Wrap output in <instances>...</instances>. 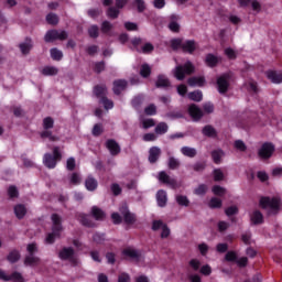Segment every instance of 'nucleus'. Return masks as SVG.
I'll return each mask as SVG.
<instances>
[{
    "instance_id": "f257e3e1",
    "label": "nucleus",
    "mask_w": 282,
    "mask_h": 282,
    "mask_svg": "<svg viewBox=\"0 0 282 282\" xmlns=\"http://www.w3.org/2000/svg\"><path fill=\"white\" fill-rule=\"evenodd\" d=\"M52 221V232H48L45 238V243L52 245L58 237H61V232H63V218L57 214H53L51 216Z\"/></svg>"
},
{
    "instance_id": "f03ea898",
    "label": "nucleus",
    "mask_w": 282,
    "mask_h": 282,
    "mask_svg": "<svg viewBox=\"0 0 282 282\" xmlns=\"http://www.w3.org/2000/svg\"><path fill=\"white\" fill-rule=\"evenodd\" d=\"M43 129L44 130L40 133L41 138L47 139L50 140V142H58V140H61L58 135H55L54 133H52V130H50L54 129V119H52L51 117L44 118Z\"/></svg>"
},
{
    "instance_id": "7ed1b4c3",
    "label": "nucleus",
    "mask_w": 282,
    "mask_h": 282,
    "mask_svg": "<svg viewBox=\"0 0 282 282\" xmlns=\"http://www.w3.org/2000/svg\"><path fill=\"white\" fill-rule=\"evenodd\" d=\"M62 154L58 147L53 149V155L50 153L44 154L43 164L46 165L47 169H56V162L61 161Z\"/></svg>"
},
{
    "instance_id": "20e7f679",
    "label": "nucleus",
    "mask_w": 282,
    "mask_h": 282,
    "mask_svg": "<svg viewBox=\"0 0 282 282\" xmlns=\"http://www.w3.org/2000/svg\"><path fill=\"white\" fill-rule=\"evenodd\" d=\"M195 72V66L191 62L184 64V66L178 65L174 69V76L177 80H184L186 76L193 74Z\"/></svg>"
},
{
    "instance_id": "39448f33",
    "label": "nucleus",
    "mask_w": 282,
    "mask_h": 282,
    "mask_svg": "<svg viewBox=\"0 0 282 282\" xmlns=\"http://www.w3.org/2000/svg\"><path fill=\"white\" fill-rule=\"evenodd\" d=\"M230 78H232V73H225L217 78V86L219 94H226L230 87Z\"/></svg>"
},
{
    "instance_id": "423d86ee",
    "label": "nucleus",
    "mask_w": 282,
    "mask_h": 282,
    "mask_svg": "<svg viewBox=\"0 0 282 282\" xmlns=\"http://www.w3.org/2000/svg\"><path fill=\"white\" fill-rule=\"evenodd\" d=\"M260 206L262 208H269L272 213H276L279 207L281 206V199L279 198H270V197H262L260 199Z\"/></svg>"
},
{
    "instance_id": "0eeeda50",
    "label": "nucleus",
    "mask_w": 282,
    "mask_h": 282,
    "mask_svg": "<svg viewBox=\"0 0 282 282\" xmlns=\"http://www.w3.org/2000/svg\"><path fill=\"white\" fill-rule=\"evenodd\" d=\"M65 39H67V32L58 30H51L44 36L46 43H52V41H65Z\"/></svg>"
},
{
    "instance_id": "6e6552de",
    "label": "nucleus",
    "mask_w": 282,
    "mask_h": 282,
    "mask_svg": "<svg viewBox=\"0 0 282 282\" xmlns=\"http://www.w3.org/2000/svg\"><path fill=\"white\" fill-rule=\"evenodd\" d=\"M59 259H63L64 261H70V263H74V265L78 263V260H76V256L74 254V249L72 248H63L59 251Z\"/></svg>"
},
{
    "instance_id": "1a4fd4ad",
    "label": "nucleus",
    "mask_w": 282,
    "mask_h": 282,
    "mask_svg": "<svg viewBox=\"0 0 282 282\" xmlns=\"http://www.w3.org/2000/svg\"><path fill=\"white\" fill-rule=\"evenodd\" d=\"M272 153H274V145L272 143H264L259 150V156L262 158V160L272 158Z\"/></svg>"
},
{
    "instance_id": "9d476101",
    "label": "nucleus",
    "mask_w": 282,
    "mask_h": 282,
    "mask_svg": "<svg viewBox=\"0 0 282 282\" xmlns=\"http://www.w3.org/2000/svg\"><path fill=\"white\" fill-rule=\"evenodd\" d=\"M159 181L163 184H166L167 186H171V188H177V181L166 174V172L159 173Z\"/></svg>"
},
{
    "instance_id": "9b49d317",
    "label": "nucleus",
    "mask_w": 282,
    "mask_h": 282,
    "mask_svg": "<svg viewBox=\"0 0 282 282\" xmlns=\"http://www.w3.org/2000/svg\"><path fill=\"white\" fill-rule=\"evenodd\" d=\"M162 155V150L158 147H152L149 150V163L150 164H155V162H158V160H160V156Z\"/></svg>"
},
{
    "instance_id": "f8f14e48",
    "label": "nucleus",
    "mask_w": 282,
    "mask_h": 282,
    "mask_svg": "<svg viewBox=\"0 0 282 282\" xmlns=\"http://www.w3.org/2000/svg\"><path fill=\"white\" fill-rule=\"evenodd\" d=\"M123 257L126 259H130V261H140V251L133 248H127L122 251Z\"/></svg>"
},
{
    "instance_id": "ddd939ff",
    "label": "nucleus",
    "mask_w": 282,
    "mask_h": 282,
    "mask_svg": "<svg viewBox=\"0 0 282 282\" xmlns=\"http://www.w3.org/2000/svg\"><path fill=\"white\" fill-rule=\"evenodd\" d=\"M120 213L121 215H123L126 224H133V221H135V215L129 212V207L127 206V204H123L120 207Z\"/></svg>"
},
{
    "instance_id": "4468645a",
    "label": "nucleus",
    "mask_w": 282,
    "mask_h": 282,
    "mask_svg": "<svg viewBox=\"0 0 282 282\" xmlns=\"http://www.w3.org/2000/svg\"><path fill=\"white\" fill-rule=\"evenodd\" d=\"M267 78L271 80V83H274L275 85H279L282 83V72L276 70H268Z\"/></svg>"
},
{
    "instance_id": "2eb2a0df",
    "label": "nucleus",
    "mask_w": 282,
    "mask_h": 282,
    "mask_svg": "<svg viewBox=\"0 0 282 282\" xmlns=\"http://www.w3.org/2000/svg\"><path fill=\"white\" fill-rule=\"evenodd\" d=\"M188 113L193 120H199L204 116L202 109H199V107H197L195 104L189 106Z\"/></svg>"
},
{
    "instance_id": "dca6fc26",
    "label": "nucleus",
    "mask_w": 282,
    "mask_h": 282,
    "mask_svg": "<svg viewBox=\"0 0 282 282\" xmlns=\"http://www.w3.org/2000/svg\"><path fill=\"white\" fill-rule=\"evenodd\" d=\"M106 148L112 155H118V153H120V145L118 144V142H116V140H108L106 142Z\"/></svg>"
},
{
    "instance_id": "f3484780",
    "label": "nucleus",
    "mask_w": 282,
    "mask_h": 282,
    "mask_svg": "<svg viewBox=\"0 0 282 282\" xmlns=\"http://www.w3.org/2000/svg\"><path fill=\"white\" fill-rule=\"evenodd\" d=\"M113 94L119 96L120 93L124 91L127 89V80L124 79H118L113 82Z\"/></svg>"
},
{
    "instance_id": "a211bd4d",
    "label": "nucleus",
    "mask_w": 282,
    "mask_h": 282,
    "mask_svg": "<svg viewBox=\"0 0 282 282\" xmlns=\"http://www.w3.org/2000/svg\"><path fill=\"white\" fill-rule=\"evenodd\" d=\"M219 61H221V57L214 54H207L205 57V63L207 67H217Z\"/></svg>"
},
{
    "instance_id": "6ab92c4d",
    "label": "nucleus",
    "mask_w": 282,
    "mask_h": 282,
    "mask_svg": "<svg viewBox=\"0 0 282 282\" xmlns=\"http://www.w3.org/2000/svg\"><path fill=\"white\" fill-rule=\"evenodd\" d=\"M156 202L161 208H164V206H166V202H169V198H167L166 192L164 189H160L156 193Z\"/></svg>"
},
{
    "instance_id": "aec40b11",
    "label": "nucleus",
    "mask_w": 282,
    "mask_h": 282,
    "mask_svg": "<svg viewBox=\"0 0 282 282\" xmlns=\"http://www.w3.org/2000/svg\"><path fill=\"white\" fill-rule=\"evenodd\" d=\"M250 219L251 224H254L256 226L259 224H263V214L256 209L250 214Z\"/></svg>"
},
{
    "instance_id": "412c9836",
    "label": "nucleus",
    "mask_w": 282,
    "mask_h": 282,
    "mask_svg": "<svg viewBox=\"0 0 282 282\" xmlns=\"http://www.w3.org/2000/svg\"><path fill=\"white\" fill-rule=\"evenodd\" d=\"M19 47H20V52H22V54H24V55L30 54V50H32V47H33L32 40L26 39L24 42L20 43Z\"/></svg>"
},
{
    "instance_id": "4be33fe9",
    "label": "nucleus",
    "mask_w": 282,
    "mask_h": 282,
    "mask_svg": "<svg viewBox=\"0 0 282 282\" xmlns=\"http://www.w3.org/2000/svg\"><path fill=\"white\" fill-rule=\"evenodd\" d=\"M197 48V44H195V41H185L182 44V50L184 52H188V54H193V51Z\"/></svg>"
},
{
    "instance_id": "5701e85b",
    "label": "nucleus",
    "mask_w": 282,
    "mask_h": 282,
    "mask_svg": "<svg viewBox=\"0 0 282 282\" xmlns=\"http://www.w3.org/2000/svg\"><path fill=\"white\" fill-rule=\"evenodd\" d=\"M187 83L191 87H204L206 79H204V77H192Z\"/></svg>"
},
{
    "instance_id": "b1692460",
    "label": "nucleus",
    "mask_w": 282,
    "mask_h": 282,
    "mask_svg": "<svg viewBox=\"0 0 282 282\" xmlns=\"http://www.w3.org/2000/svg\"><path fill=\"white\" fill-rule=\"evenodd\" d=\"M39 263H41V258L36 257V256H26L24 259V265H39Z\"/></svg>"
},
{
    "instance_id": "393cba45",
    "label": "nucleus",
    "mask_w": 282,
    "mask_h": 282,
    "mask_svg": "<svg viewBox=\"0 0 282 282\" xmlns=\"http://www.w3.org/2000/svg\"><path fill=\"white\" fill-rule=\"evenodd\" d=\"M181 153L185 155V158H195L197 155V150L191 147L181 148Z\"/></svg>"
},
{
    "instance_id": "a878e982",
    "label": "nucleus",
    "mask_w": 282,
    "mask_h": 282,
    "mask_svg": "<svg viewBox=\"0 0 282 282\" xmlns=\"http://www.w3.org/2000/svg\"><path fill=\"white\" fill-rule=\"evenodd\" d=\"M85 186H86L87 191H96V188H98V181H96L91 176H88L86 178Z\"/></svg>"
},
{
    "instance_id": "bb28decb",
    "label": "nucleus",
    "mask_w": 282,
    "mask_h": 282,
    "mask_svg": "<svg viewBox=\"0 0 282 282\" xmlns=\"http://www.w3.org/2000/svg\"><path fill=\"white\" fill-rule=\"evenodd\" d=\"M77 219L78 221H80V224H83V226H87L88 228H91L94 226V223H91V220H89V216L85 215V214H77Z\"/></svg>"
},
{
    "instance_id": "cd10ccee",
    "label": "nucleus",
    "mask_w": 282,
    "mask_h": 282,
    "mask_svg": "<svg viewBox=\"0 0 282 282\" xmlns=\"http://www.w3.org/2000/svg\"><path fill=\"white\" fill-rule=\"evenodd\" d=\"M41 74H43V76H56V74H58V68L54 66H45L42 68Z\"/></svg>"
},
{
    "instance_id": "c85d7f7f",
    "label": "nucleus",
    "mask_w": 282,
    "mask_h": 282,
    "mask_svg": "<svg viewBox=\"0 0 282 282\" xmlns=\"http://www.w3.org/2000/svg\"><path fill=\"white\" fill-rule=\"evenodd\" d=\"M91 215L97 221H102V219H105V212L96 206L91 208Z\"/></svg>"
},
{
    "instance_id": "c756f323",
    "label": "nucleus",
    "mask_w": 282,
    "mask_h": 282,
    "mask_svg": "<svg viewBox=\"0 0 282 282\" xmlns=\"http://www.w3.org/2000/svg\"><path fill=\"white\" fill-rule=\"evenodd\" d=\"M203 134L207 138H217V130L213 126H205L203 128Z\"/></svg>"
},
{
    "instance_id": "7c9ffc66",
    "label": "nucleus",
    "mask_w": 282,
    "mask_h": 282,
    "mask_svg": "<svg viewBox=\"0 0 282 282\" xmlns=\"http://www.w3.org/2000/svg\"><path fill=\"white\" fill-rule=\"evenodd\" d=\"M111 30H113V24L109 21H104L101 23V32L102 34H107L108 36H111Z\"/></svg>"
},
{
    "instance_id": "2f4dec72",
    "label": "nucleus",
    "mask_w": 282,
    "mask_h": 282,
    "mask_svg": "<svg viewBox=\"0 0 282 282\" xmlns=\"http://www.w3.org/2000/svg\"><path fill=\"white\" fill-rule=\"evenodd\" d=\"M156 87H171V82L164 75H159L156 80Z\"/></svg>"
},
{
    "instance_id": "473e14b6",
    "label": "nucleus",
    "mask_w": 282,
    "mask_h": 282,
    "mask_svg": "<svg viewBox=\"0 0 282 282\" xmlns=\"http://www.w3.org/2000/svg\"><path fill=\"white\" fill-rule=\"evenodd\" d=\"M14 213H15V217H18V219H23V217H25V213H28V210L25 209V206L17 205L14 207Z\"/></svg>"
},
{
    "instance_id": "72a5a7b5",
    "label": "nucleus",
    "mask_w": 282,
    "mask_h": 282,
    "mask_svg": "<svg viewBox=\"0 0 282 282\" xmlns=\"http://www.w3.org/2000/svg\"><path fill=\"white\" fill-rule=\"evenodd\" d=\"M225 153L221 150H215L212 152V158L215 164H221V158H224Z\"/></svg>"
},
{
    "instance_id": "f704fd0d",
    "label": "nucleus",
    "mask_w": 282,
    "mask_h": 282,
    "mask_svg": "<svg viewBox=\"0 0 282 282\" xmlns=\"http://www.w3.org/2000/svg\"><path fill=\"white\" fill-rule=\"evenodd\" d=\"M166 131H169V124H166L165 122H160V123L155 127V133H156V135H164V133H166Z\"/></svg>"
},
{
    "instance_id": "c9c22d12",
    "label": "nucleus",
    "mask_w": 282,
    "mask_h": 282,
    "mask_svg": "<svg viewBox=\"0 0 282 282\" xmlns=\"http://www.w3.org/2000/svg\"><path fill=\"white\" fill-rule=\"evenodd\" d=\"M7 259L9 263H17V261L21 259V253H19L17 250H13L8 254Z\"/></svg>"
},
{
    "instance_id": "e433bc0d",
    "label": "nucleus",
    "mask_w": 282,
    "mask_h": 282,
    "mask_svg": "<svg viewBox=\"0 0 282 282\" xmlns=\"http://www.w3.org/2000/svg\"><path fill=\"white\" fill-rule=\"evenodd\" d=\"M94 94L97 96V98H102L107 94V86H96L94 89Z\"/></svg>"
},
{
    "instance_id": "4c0bfd02",
    "label": "nucleus",
    "mask_w": 282,
    "mask_h": 282,
    "mask_svg": "<svg viewBox=\"0 0 282 282\" xmlns=\"http://www.w3.org/2000/svg\"><path fill=\"white\" fill-rule=\"evenodd\" d=\"M83 182V178L80 177V174L73 173L69 177V184H73V186H78Z\"/></svg>"
},
{
    "instance_id": "58836bf2",
    "label": "nucleus",
    "mask_w": 282,
    "mask_h": 282,
    "mask_svg": "<svg viewBox=\"0 0 282 282\" xmlns=\"http://www.w3.org/2000/svg\"><path fill=\"white\" fill-rule=\"evenodd\" d=\"M171 19H172V21L169 24L171 32H180V24L175 21V19H177V17L172 15Z\"/></svg>"
},
{
    "instance_id": "ea45409f",
    "label": "nucleus",
    "mask_w": 282,
    "mask_h": 282,
    "mask_svg": "<svg viewBox=\"0 0 282 282\" xmlns=\"http://www.w3.org/2000/svg\"><path fill=\"white\" fill-rule=\"evenodd\" d=\"M188 98H189V100L199 102V101H202V98H203L202 91L197 90V91L189 93Z\"/></svg>"
},
{
    "instance_id": "a19ab883",
    "label": "nucleus",
    "mask_w": 282,
    "mask_h": 282,
    "mask_svg": "<svg viewBox=\"0 0 282 282\" xmlns=\"http://www.w3.org/2000/svg\"><path fill=\"white\" fill-rule=\"evenodd\" d=\"M51 57L53 58V61H61V58H63V52L58 48H52Z\"/></svg>"
},
{
    "instance_id": "79ce46f5",
    "label": "nucleus",
    "mask_w": 282,
    "mask_h": 282,
    "mask_svg": "<svg viewBox=\"0 0 282 282\" xmlns=\"http://www.w3.org/2000/svg\"><path fill=\"white\" fill-rule=\"evenodd\" d=\"M88 34L91 39H98L100 32H99V29H98V25H91L89 29H88Z\"/></svg>"
},
{
    "instance_id": "37998d69",
    "label": "nucleus",
    "mask_w": 282,
    "mask_h": 282,
    "mask_svg": "<svg viewBox=\"0 0 282 282\" xmlns=\"http://www.w3.org/2000/svg\"><path fill=\"white\" fill-rule=\"evenodd\" d=\"M247 89H248V91H251L252 94L259 93V87L257 86V82H254V80H249L247 83Z\"/></svg>"
},
{
    "instance_id": "c03bdc74",
    "label": "nucleus",
    "mask_w": 282,
    "mask_h": 282,
    "mask_svg": "<svg viewBox=\"0 0 282 282\" xmlns=\"http://www.w3.org/2000/svg\"><path fill=\"white\" fill-rule=\"evenodd\" d=\"M26 251L29 256H34L36 252H39V246H36V242L29 243L26 246Z\"/></svg>"
},
{
    "instance_id": "a18cd8bd",
    "label": "nucleus",
    "mask_w": 282,
    "mask_h": 282,
    "mask_svg": "<svg viewBox=\"0 0 282 282\" xmlns=\"http://www.w3.org/2000/svg\"><path fill=\"white\" fill-rule=\"evenodd\" d=\"M169 169H171L172 171H175V169H180V160H177L173 156H170Z\"/></svg>"
},
{
    "instance_id": "49530a36",
    "label": "nucleus",
    "mask_w": 282,
    "mask_h": 282,
    "mask_svg": "<svg viewBox=\"0 0 282 282\" xmlns=\"http://www.w3.org/2000/svg\"><path fill=\"white\" fill-rule=\"evenodd\" d=\"M140 75H141L143 78H148V76L151 75V66H149L148 64H143V65L141 66Z\"/></svg>"
},
{
    "instance_id": "de8ad7c7",
    "label": "nucleus",
    "mask_w": 282,
    "mask_h": 282,
    "mask_svg": "<svg viewBox=\"0 0 282 282\" xmlns=\"http://www.w3.org/2000/svg\"><path fill=\"white\" fill-rule=\"evenodd\" d=\"M212 191L214 195H217L218 197H224V195H226V188L219 185H215Z\"/></svg>"
},
{
    "instance_id": "09e8293b",
    "label": "nucleus",
    "mask_w": 282,
    "mask_h": 282,
    "mask_svg": "<svg viewBox=\"0 0 282 282\" xmlns=\"http://www.w3.org/2000/svg\"><path fill=\"white\" fill-rule=\"evenodd\" d=\"M176 202H177L178 206H188V204H191L188 198L184 195H177L176 196Z\"/></svg>"
},
{
    "instance_id": "8fccbe9b",
    "label": "nucleus",
    "mask_w": 282,
    "mask_h": 282,
    "mask_svg": "<svg viewBox=\"0 0 282 282\" xmlns=\"http://www.w3.org/2000/svg\"><path fill=\"white\" fill-rule=\"evenodd\" d=\"M46 21H47V23H50V25H56V24H58V15H56L54 13H48L46 15Z\"/></svg>"
},
{
    "instance_id": "3c124183",
    "label": "nucleus",
    "mask_w": 282,
    "mask_h": 282,
    "mask_svg": "<svg viewBox=\"0 0 282 282\" xmlns=\"http://www.w3.org/2000/svg\"><path fill=\"white\" fill-rule=\"evenodd\" d=\"M118 14H120V11L116 7H110L107 11L109 19H118Z\"/></svg>"
},
{
    "instance_id": "603ef678",
    "label": "nucleus",
    "mask_w": 282,
    "mask_h": 282,
    "mask_svg": "<svg viewBox=\"0 0 282 282\" xmlns=\"http://www.w3.org/2000/svg\"><path fill=\"white\" fill-rule=\"evenodd\" d=\"M10 281L13 282H25V280L23 279V275H21V273L19 272H13L11 274V276H9Z\"/></svg>"
},
{
    "instance_id": "864d4df0",
    "label": "nucleus",
    "mask_w": 282,
    "mask_h": 282,
    "mask_svg": "<svg viewBox=\"0 0 282 282\" xmlns=\"http://www.w3.org/2000/svg\"><path fill=\"white\" fill-rule=\"evenodd\" d=\"M209 208H221V199L214 197L209 202Z\"/></svg>"
},
{
    "instance_id": "5fc2aeb1",
    "label": "nucleus",
    "mask_w": 282,
    "mask_h": 282,
    "mask_svg": "<svg viewBox=\"0 0 282 282\" xmlns=\"http://www.w3.org/2000/svg\"><path fill=\"white\" fill-rule=\"evenodd\" d=\"M165 226H166V224H164V221H162V220H154L152 223V230H162Z\"/></svg>"
},
{
    "instance_id": "6e6d98bb",
    "label": "nucleus",
    "mask_w": 282,
    "mask_h": 282,
    "mask_svg": "<svg viewBox=\"0 0 282 282\" xmlns=\"http://www.w3.org/2000/svg\"><path fill=\"white\" fill-rule=\"evenodd\" d=\"M144 111L147 116H155V113H158V108L155 107V105L151 104L144 109Z\"/></svg>"
},
{
    "instance_id": "4d7b16f0",
    "label": "nucleus",
    "mask_w": 282,
    "mask_h": 282,
    "mask_svg": "<svg viewBox=\"0 0 282 282\" xmlns=\"http://www.w3.org/2000/svg\"><path fill=\"white\" fill-rule=\"evenodd\" d=\"M182 45H184V42H182L181 39H174L171 41L172 50H180V47H182Z\"/></svg>"
},
{
    "instance_id": "13d9d810",
    "label": "nucleus",
    "mask_w": 282,
    "mask_h": 282,
    "mask_svg": "<svg viewBox=\"0 0 282 282\" xmlns=\"http://www.w3.org/2000/svg\"><path fill=\"white\" fill-rule=\"evenodd\" d=\"M234 147L235 149H237V151H241V152L246 151L247 149L246 143H243V141L241 140L235 141Z\"/></svg>"
},
{
    "instance_id": "bf43d9fd",
    "label": "nucleus",
    "mask_w": 282,
    "mask_h": 282,
    "mask_svg": "<svg viewBox=\"0 0 282 282\" xmlns=\"http://www.w3.org/2000/svg\"><path fill=\"white\" fill-rule=\"evenodd\" d=\"M214 180L215 182H221L224 180V172L219 169L214 170Z\"/></svg>"
},
{
    "instance_id": "052dcab7",
    "label": "nucleus",
    "mask_w": 282,
    "mask_h": 282,
    "mask_svg": "<svg viewBox=\"0 0 282 282\" xmlns=\"http://www.w3.org/2000/svg\"><path fill=\"white\" fill-rule=\"evenodd\" d=\"M171 236V229L169 228V226H164L161 229V239H169V237Z\"/></svg>"
},
{
    "instance_id": "680f3d73",
    "label": "nucleus",
    "mask_w": 282,
    "mask_h": 282,
    "mask_svg": "<svg viewBox=\"0 0 282 282\" xmlns=\"http://www.w3.org/2000/svg\"><path fill=\"white\" fill-rule=\"evenodd\" d=\"M206 191H208V186L202 184L195 191V195H206Z\"/></svg>"
},
{
    "instance_id": "e2e57ef3",
    "label": "nucleus",
    "mask_w": 282,
    "mask_h": 282,
    "mask_svg": "<svg viewBox=\"0 0 282 282\" xmlns=\"http://www.w3.org/2000/svg\"><path fill=\"white\" fill-rule=\"evenodd\" d=\"M227 217H232V215H237V213H239V209L237 208V206H230L225 210Z\"/></svg>"
},
{
    "instance_id": "0e129e2a",
    "label": "nucleus",
    "mask_w": 282,
    "mask_h": 282,
    "mask_svg": "<svg viewBox=\"0 0 282 282\" xmlns=\"http://www.w3.org/2000/svg\"><path fill=\"white\" fill-rule=\"evenodd\" d=\"M143 129H151V127H155V121L153 119H145L142 121Z\"/></svg>"
},
{
    "instance_id": "69168bd1",
    "label": "nucleus",
    "mask_w": 282,
    "mask_h": 282,
    "mask_svg": "<svg viewBox=\"0 0 282 282\" xmlns=\"http://www.w3.org/2000/svg\"><path fill=\"white\" fill-rule=\"evenodd\" d=\"M101 102H102L105 109H113V101L112 100H109L106 97H102Z\"/></svg>"
},
{
    "instance_id": "338daca9",
    "label": "nucleus",
    "mask_w": 282,
    "mask_h": 282,
    "mask_svg": "<svg viewBox=\"0 0 282 282\" xmlns=\"http://www.w3.org/2000/svg\"><path fill=\"white\" fill-rule=\"evenodd\" d=\"M189 265H191V268H193V270L197 271V270H199V267L202 265V262L197 259H192L189 261Z\"/></svg>"
},
{
    "instance_id": "774afa93",
    "label": "nucleus",
    "mask_w": 282,
    "mask_h": 282,
    "mask_svg": "<svg viewBox=\"0 0 282 282\" xmlns=\"http://www.w3.org/2000/svg\"><path fill=\"white\" fill-rule=\"evenodd\" d=\"M198 250L203 257H206V254H208V245L206 243L198 245Z\"/></svg>"
}]
</instances>
